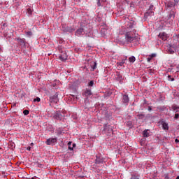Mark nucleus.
I'll use <instances>...</instances> for the list:
<instances>
[{"mask_svg":"<svg viewBox=\"0 0 179 179\" xmlns=\"http://www.w3.org/2000/svg\"><path fill=\"white\" fill-rule=\"evenodd\" d=\"M6 24H3V27H5Z\"/></svg>","mask_w":179,"mask_h":179,"instance_id":"46","label":"nucleus"},{"mask_svg":"<svg viewBox=\"0 0 179 179\" xmlns=\"http://www.w3.org/2000/svg\"><path fill=\"white\" fill-rule=\"evenodd\" d=\"M83 95L85 96V97H86L87 99L90 98V96H92V92L91 90H88L86 89L84 92Z\"/></svg>","mask_w":179,"mask_h":179,"instance_id":"9","label":"nucleus"},{"mask_svg":"<svg viewBox=\"0 0 179 179\" xmlns=\"http://www.w3.org/2000/svg\"><path fill=\"white\" fill-rule=\"evenodd\" d=\"M159 37L162 41H167L168 35H167V34L162 32V33H159Z\"/></svg>","mask_w":179,"mask_h":179,"instance_id":"10","label":"nucleus"},{"mask_svg":"<svg viewBox=\"0 0 179 179\" xmlns=\"http://www.w3.org/2000/svg\"><path fill=\"white\" fill-rule=\"evenodd\" d=\"M150 10H153V5L150 6Z\"/></svg>","mask_w":179,"mask_h":179,"instance_id":"34","label":"nucleus"},{"mask_svg":"<svg viewBox=\"0 0 179 179\" xmlns=\"http://www.w3.org/2000/svg\"><path fill=\"white\" fill-rule=\"evenodd\" d=\"M152 110V107H150V106H148V111H151Z\"/></svg>","mask_w":179,"mask_h":179,"instance_id":"37","label":"nucleus"},{"mask_svg":"<svg viewBox=\"0 0 179 179\" xmlns=\"http://www.w3.org/2000/svg\"><path fill=\"white\" fill-rule=\"evenodd\" d=\"M57 143V138H48L47 139L45 143L47 145H55V143Z\"/></svg>","mask_w":179,"mask_h":179,"instance_id":"6","label":"nucleus"},{"mask_svg":"<svg viewBox=\"0 0 179 179\" xmlns=\"http://www.w3.org/2000/svg\"><path fill=\"white\" fill-rule=\"evenodd\" d=\"M175 3H176V5H177V3H178V1H176V0H174V1H173Z\"/></svg>","mask_w":179,"mask_h":179,"instance_id":"38","label":"nucleus"},{"mask_svg":"<svg viewBox=\"0 0 179 179\" xmlns=\"http://www.w3.org/2000/svg\"><path fill=\"white\" fill-rule=\"evenodd\" d=\"M115 79H116L117 81L122 83V80H124V77H122V74L120 73V72L117 71L115 74Z\"/></svg>","mask_w":179,"mask_h":179,"instance_id":"4","label":"nucleus"},{"mask_svg":"<svg viewBox=\"0 0 179 179\" xmlns=\"http://www.w3.org/2000/svg\"><path fill=\"white\" fill-rule=\"evenodd\" d=\"M176 143H178V139H176Z\"/></svg>","mask_w":179,"mask_h":179,"instance_id":"43","label":"nucleus"},{"mask_svg":"<svg viewBox=\"0 0 179 179\" xmlns=\"http://www.w3.org/2000/svg\"><path fill=\"white\" fill-rule=\"evenodd\" d=\"M62 26L63 28H64L63 29L64 31L71 33L74 31V29L72 27H66V24H62Z\"/></svg>","mask_w":179,"mask_h":179,"instance_id":"8","label":"nucleus"},{"mask_svg":"<svg viewBox=\"0 0 179 179\" xmlns=\"http://www.w3.org/2000/svg\"><path fill=\"white\" fill-rule=\"evenodd\" d=\"M148 62H150V58H148Z\"/></svg>","mask_w":179,"mask_h":179,"instance_id":"41","label":"nucleus"},{"mask_svg":"<svg viewBox=\"0 0 179 179\" xmlns=\"http://www.w3.org/2000/svg\"><path fill=\"white\" fill-rule=\"evenodd\" d=\"M169 52H170L171 55L174 54V51L172 49L169 50Z\"/></svg>","mask_w":179,"mask_h":179,"instance_id":"31","label":"nucleus"},{"mask_svg":"<svg viewBox=\"0 0 179 179\" xmlns=\"http://www.w3.org/2000/svg\"><path fill=\"white\" fill-rule=\"evenodd\" d=\"M27 150H28V151L31 150V147H28V148H27Z\"/></svg>","mask_w":179,"mask_h":179,"instance_id":"35","label":"nucleus"},{"mask_svg":"<svg viewBox=\"0 0 179 179\" xmlns=\"http://www.w3.org/2000/svg\"><path fill=\"white\" fill-rule=\"evenodd\" d=\"M176 69H177L178 70H179V65H178V66H176Z\"/></svg>","mask_w":179,"mask_h":179,"instance_id":"42","label":"nucleus"},{"mask_svg":"<svg viewBox=\"0 0 179 179\" xmlns=\"http://www.w3.org/2000/svg\"><path fill=\"white\" fill-rule=\"evenodd\" d=\"M28 114H29V110H23V115H28Z\"/></svg>","mask_w":179,"mask_h":179,"instance_id":"24","label":"nucleus"},{"mask_svg":"<svg viewBox=\"0 0 179 179\" xmlns=\"http://www.w3.org/2000/svg\"><path fill=\"white\" fill-rule=\"evenodd\" d=\"M176 179H179V176H177Z\"/></svg>","mask_w":179,"mask_h":179,"instance_id":"45","label":"nucleus"},{"mask_svg":"<svg viewBox=\"0 0 179 179\" xmlns=\"http://www.w3.org/2000/svg\"><path fill=\"white\" fill-rule=\"evenodd\" d=\"M122 102H124V103L129 102V98L128 97L127 95H124L122 96Z\"/></svg>","mask_w":179,"mask_h":179,"instance_id":"12","label":"nucleus"},{"mask_svg":"<svg viewBox=\"0 0 179 179\" xmlns=\"http://www.w3.org/2000/svg\"><path fill=\"white\" fill-rule=\"evenodd\" d=\"M31 145H33V143H31Z\"/></svg>","mask_w":179,"mask_h":179,"instance_id":"49","label":"nucleus"},{"mask_svg":"<svg viewBox=\"0 0 179 179\" xmlns=\"http://www.w3.org/2000/svg\"><path fill=\"white\" fill-rule=\"evenodd\" d=\"M172 109L173 110V112L176 113L179 110V107L173 106V107H172Z\"/></svg>","mask_w":179,"mask_h":179,"instance_id":"19","label":"nucleus"},{"mask_svg":"<svg viewBox=\"0 0 179 179\" xmlns=\"http://www.w3.org/2000/svg\"><path fill=\"white\" fill-rule=\"evenodd\" d=\"M71 145H72V141H69V143H68V149L69 150H73V147L71 146Z\"/></svg>","mask_w":179,"mask_h":179,"instance_id":"16","label":"nucleus"},{"mask_svg":"<svg viewBox=\"0 0 179 179\" xmlns=\"http://www.w3.org/2000/svg\"><path fill=\"white\" fill-rule=\"evenodd\" d=\"M126 60H127V58L124 59H122V61L120 63H119V65L120 66H122V65H124V64H125Z\"/></svg>","mask_w":179,"mask_h":179,"instance_id":"22","label":"nucleus"},{"mask_svg":"<svg viewBox=\"0 0 179 179\" xmlns=\"http://www.w3.org/2000/svg\"><path fill=\"white\" fill-rule=\"evenodd\" d=\"M179 117V113H176V115H174V119L178 120Z\"/></svg>","mask_w":179,"mask_h":179,"instance_id":"29","label":"nucleus"},{"mask_svg":"<svg viewBox=\"0 0 179 179\" xmlns=\"http://www.w3.org/2000/svg\"><path fill=\"white\" fill-rule=\"evenodd\" d=\"M124 32L126 33V41L128 42L131 43L134 40L136 39V36L134 34H132L136 33V30L134 29V24H128L127 25V28H124ZM132 32V33H131Z\"/></svg>","mask_w":179,"mask_h":179,"instance_id":"1","label":"nucleus"},{"mask_svg":"<svg viewBox=\"0 0 179 179\" xmlns=\"http://www.w3.org/2000/svg\"><path fill=\"white\" fill-rule=\"evenodd\" d=\"M103 162V160L101 159L100 157H96V164H102Z\"/></svg>","mask_w":179,"mask_h":179,"instance_id":"17","label":"nucleus"},{"mask_svg":"<svg viewBox=\"0 0 179 179\" xmlns=\"http://www.w3.org/2000/svg\"><path fill=\"white\" fill-rule=\"evenodd\" d=\"M88 86H89V87H92V86H94V81H90V82H89Z\"/></svg>","mask_w":179,"mask_h":179,"instance_id":"26","label":"nucleus"},{"mask_svg":"<svg viewBox=\"0 0 179 179\" xmlns=\"http://www.w3.org/2000/svg\"><path fill=\"white\" fill-rule=\"evenodd\" d=\"M58 93L55 94L54 96H52L49 98V101H50V103H58L59 100H58Z\"/></svg>","mask_w":179,"mask_h":179,"instance_id":"5","label":"nucleus"},{"mask_svg":"<svg viewBox=\"0 0 179 179\" xmlns=\"http://www.w3.org/2000/svg\"><path fill=\"white\" fill-rule=\"evenodd\" d=\"M103 1V2H106V0H102Z\"/></svg>","mask_w":179,"mask_h":179,"instance_id":"48","label":"nucleus"},{"mask_svg":"<svg viewBox=\"0 0 179 179\" xmlns=\"http://www.w3.org/2000/svg\"><path fill=\"white\" fill-rule=\"evenodd\" d=\"M143 136H144L145 138H148V130H144V131H143Z\"/></svg>","mask_w":179,"mask_h":179,"instance_id":"18","label":"nucleus"},{"mask_svg":"<svg viewBox=\"0 0 179 179\" xmlns=\"http://www.w3.org/2000/svg\"><path fill=\"white\" fill-rule=\"evenodd\" d=\"M174 11H171V14L169 15V19H171V17H173V19H174Z\"/></svg>","mask_w":179,"mask_h":179,"instance_id":"20","label":"nucleus"},{"mask_svg":"<svg viewBox=\"0 0 179 179\" xmlns=\"http://www.w3.org/2000/svg\"><path fill=\"white\" fill-rule=\"evenodd\" d=\"M59 52H60V54H59V59L62 62H65L68 59V55H66V51L64 50H59Z\"/></svg>","mask_w":179,"mask_h":179,"instance_id":"2","label":"nucleus"},{"mask_svg":"<svg viewBox=\"0 0 179 179\" xmlns=\"http://www.w3.org/2000/svg\"><path fill=\"white\" fill-rule=\"evenodd\" d=\"M162 128H164V130H168L169 129V127L168 126V123L166 122L162 123Z\"/></svg>","mask_w":179,"mask_h":179,"instance_id":"14","label":"nucleus"},{"mask_svg":"<svg viewBox=\"0 0 179 179\" xmlns=\"http://www.w3.org/2000/svg\"><path fill=\"white\" fill-rule=\"evenodd\" d=\"M31 179H36V178H34V177H32V178H31Z\"/></svg>","mask_w":179,"mask_h":179,"instance_id":"47","label":"nucleus"},{"mask_svg":"<svg viewBox=\"0 0 179 179\" xmlns=\"http://www.w3.org/2000/svg\"><path fill=\"white\" fill-rule=\"evenodd\" d=\"M168 78H169V80H171V82H173V80H174V78H172L171 76H169Z\"/></svg>","mask_w":179,"mask_h":179,"instance_id":"28","label":"nucleus"},{"mask_svg":"<svg viewBox=\"0 0 179 179\" xmlns=\"http://www.w3.org/2000/svg\"><path fill=\"white\" fill-rule=\"evenodd\" d=\"M97 5H98V6H101V3H100V0H98Z\"/></svg>","mask_w":179,"mask_h":179,"instance_id":"33","label":"nucleus"},{"mask_svg":"<svg viewBox=\"0 0 179 179\" xmlns=\"http://www.w3.org/2000/svg\"><path fill=\"white\" fill-rule=\"evenodd\" d=\"M134 62H136V57L134 56L129 57V62L134 63Z\"/></svg>","mask_w":179,"mask_h":179,"instance_id":"15","label":"nucleus"},{"mask_svg":"<svg viewBox=\"0 0 179 179\" xmlns=\"http://www.w3.org/2000/svg\"><path fill=\"white\" fill-rule=\"evenodd\" d=\"M38 167H39V168H43V165L41 164H38Z\"/></svg>","mask_w":179,"mask_h":179,"instance_id":"36","label":"nucleus"},{"mask_svg":"<svg viewBox=\"0 0 179 179\" xmlns=\"http://www.w3.org/2000/svg\"><path fill=\"white\" fill-rule=\"evenodd\" d=\"M25 35H27L28 37H31L32 32L31 31H27V32H25Z\"/></svg>","mask_w":179,"mask_h":179,"instance_id":"21","label":"nucleus"},{"mask_svg":"<svg viewBox=\"0 0 179 179\" xmlns=\"http://www.w3.org/2000/svg\"><path fill=\"white\" fill-rule=\"evenodd\" d=\"M168 8H174L176 6V3L173 1H170L166 4Z\"/></svg>","mask_w":179,"mask_h":179,"instance_id":"11","label":"nucleus"},{"mask_svg":"<svg viewBox=\"0 0 179 179\" xmlns=\"http://www.w3.org/2000/svg\"><path fill=\"white\" fill-rule=\"evenodd\" d=\"M156 57V54L155 53H152V55H150V57L154 58Z\"/></svg>","mask_w":179,"mask_h":179,"instance_id":"32","label":"nucleus"},{"mask_svg":"<svg viewBox=\"0 0 179 179\" xmlns=\"http://www.w3.org/2000/svg\"><path fill=\"white\" fill-rule=\"evenodd\" d=\"M166 179H169V178H166Z\"/></svg>","mask_w":179,"mask_h":179,"instance_id":"50","label":"nucleus"},{"mask_svg":"<svg viewBox=\"0 0 179 179\" xmlns=\"http://www.w3.org/2000/svg\"><path fill=\"white\" fill-rule=\"evenodd\" d=\"M32 12H33V11L31 10V8H29L27 9V13H28V15H31Z\"/></svg>","mask_w":179,"mask_h":179,"instance_id":"23","label":"nucleus"},{"mask_svg":"<svg viewBox=\"0 0 179 179\" xmlns=\"http://www.w3.org/2000/svg\"><path fill=\"white\" fill-rule=\"evenodd\" d=\"M83 29H78L77 30V33H78V34H82V33H83Z\"/></svg>","mask_w":179,"mask_h":179,"instance_id":"27","label":"nucleus"},{"mask_svg":"<svg viewBox=\"0 0 179 179\" xmlns=\"http://www.w3.org/2000/svg\"><path fill=\"white\" fill-rule=\"evenodd\" d=\"M176 38L179 39V34L178 35H176Z\"/></svg>","mask_w":179,"mask_h":179,"instance_id":"40","label":"nucleus"},{"mask_svg":"<svg viewBox=\"0 0 179 179\" xmlns=\"http://www.w3.org/2000/svg\"><path fill=\"white\" fill-rule=\"evenodd\" d=\"M130 179H139V176H133Z\"/></svg>","mask_w":179,"mask_h":179,"instance_id":"30","label":"nucleus"},{"mask_svg":"<svg viewBox=\"0 0 179 179\" xmlns=\"http://www.w3.org/2000/svg\"><path fill=\"white\" fill-rule=\"evenodd\" d=\"M91 71H94V69H96V62H94V63H91Z\"/></svg>","mask_w":179,"mask_h":179,"instance_id":"13","label":"nucleus"},{"mask_svg":"<svg viewBox=\"0 0 179 179\" xmlns=\"http://www.w3.org/2000/svg\"><path fill=\"white\" fill-rule=\"evenodd\" d=\"M142 116H143L142 115H138L139 117H141Z\"/></svg>","mask_w":179,"mask_h":179,"instance_id":"44","label":"nucleus"},{"mask_svg":"<svg viewBox=\"0 0 179 179\" xmlns=\"http://www.w3.org/2000/svg\"><path fill=\"white\" fill-rule=\"evenodd\" d=\"M53 117L55 120H57L59 121L62 120V113L59 111L55 112V113L53 115Z\"/></svg>","mask_w":179,"mask_h":179,"instance_id":"7","label":"nucleus"},{"mask_svg":"<svg viewBox=\"0 0 179 179\" xmlns=\"http://www.w3.org/2000/svg\"><path fill=\"white\" fill-rule=\"evenodd\" d=\"M104 132L108 134V136L110 135V134L113 133V129L112 127L110 125L104 124Z\"/></svg>","mask_w":179,"mask_h":179,"instance_id":"3","label":"nucleus"},{"mask_svg":"<svg viewBox=\"0 0 179 179\" xmlns=\"http://www.w3.org/2000/svg\"><path fill=\"white\" fill-rule=\"evenodd\" d=\"M76 143H73L72 147L74 148H76Z\"/></svg>","mask_w":179,"mask_h":179,"instance_id":"39","label":"nucleus"},{"mask_svg":"<svg viewBox=\"0 0 179 179\" xmlns=\"http://www.w3.org/2000/svg\"><path fill=\"white\" fill-rule=\"evenodd\" d=\"M33 101H34V102H40L41 101V99L40 98H36V99H34V100H33Z\"/></svg>","mask_w":179,"mask_h":179,"instance_id":"25","label":"nucleus"}]
</instances>
